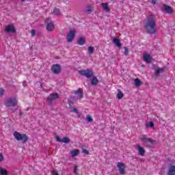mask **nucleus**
<instances>
[{
  "instance_id": "9b49d317",
  "label": "nucleus",
  "mask_w": 175,
  "mask_h": 175,
  "mask_svg": "<svg viewBox=\"0 0 175 175\" xmlns=\"http://www.w3.org/2000/svg\"><path fill=\"white\" fill-rule=\"evenodd\" d=\"M51 70L53 73L58 75V73L61 72V66H59V64H55L52 66Z\"/></svg>"
},
{
  "instance_id": "393cba45",
  "label": "nucleus",
  "mask_w": 175,
  "mask_h": 175,
  "mask_svg": "<svg viewBox=\"0 0 175 175\" xmlns=\"http://www.w3.org/2000/svg\"><path fill=\"white\" fill-rule=\"evenodd\" d=\"M135 85H136V87H139V85H142V81H140V79H135Z\"/></svg>"
},
{
  "instance_id": "4c0bfd02",
  "label": "nucleus",
  "mask_w": 175,
  "mask_h": 175,
  "mask_svg": "<svg viewBox=\"0 0 175 175\" xmlns=\"http://www.w3.org/2000/svg\"><path fill=\"white\" fill-rule=\"evenodd\" d=\"M52 174L53 175H58V172H57V170H53L52 171Z\"/></svg>"
},
{
  "instance_id": "72a5a7b5",
  "label": "nucleus",
  "mask_w": 175,
  "mask_h": 175,
  "mask_svg": "<svg viewBox=\"0 0 175 175\" xmlns=\"http://www.w3.org/2000/svg\"><path fill=\"white\" fill-rule=\"evenodd\" d=\"M124 54L126 55H128V54H129V51L128 50V48L126 46H124Z\"/></svg>"
},
{
  "instance_id": "ea45409f",
  "label": "nucleus",
  "mask_w": 175,
  "mask_h": 175,
  "mask_svg": "<svg viewBox=\"0 0 175 175\" xmlns=\"http://www.w3.org/2000/svg\"><path fill=\"white\" fill-rule=\"evenodd\" d=\"M151 2L153 5H155V3H157V0H152Z\"/></svg>"
},
{
  "instance_id": "dca6fc26",
  "label": "nucleus",
  "mask_w": 175,
  "mask_h": 175,
  "mask_svg": "<svg viewBox=\"0 0 175 175\" xmlns=\"http://www.w3.org/2000/svg\"><path fill=\"white\" fill-rule=\"evenodd\" d=\"M75 95L77 96V99H82L83 98V90L79 88L76 92H75Z\"/></svg>"
},
{
  "instance_id": "473e14b6",
  "label": "nucleus",
  "mask_w": 175,
  "mask_h": 175,
  "mask_svg": "<svg viewBox=\"0 0 175 175\" xmlns=\"http://www.w3.org/2000/svg\"><path fill=\"white\" fill-rule=\"evenodd\" d=\"M31 35L32 37L35 36V35H36V31H35V29H31Z\"/></svg>"
},
{
  "instance_id": "0eeeda50",
  "label": "nucleus",
  "mask_w": 175,
  "mask_h": 175,
  "mask_svg": "<svg viewBox=\"0 0 175 175\" xmlns=\"http://www.w3.org/2000/svg\"><path fill=\"white\" fill-rule=\"evenodd\" d=\"M5 31L7 33H16V27L13 25L5 26Z\"/></svg>"
},
{
  "instance_id": "4468645a",
  "label": "nucleus",
  "mask_w": 175,
  "mask_h": 175,
  "mask_svg": "<svg viewBox=\"0 0 175 175\" xmlns=\"http://www.w3.org/2000/svg\"><path fill=\"white\" fill-rule=\"evenodd\" d=\"M163 10H165V13H167V14H172V13H173V9L172 8V7L166 4H163Z\"/></svg>"
},
{
  "instance_id": "2f4dec72",
  "label": "nucleus",
  "mask_w": 175,
  "mask_h": 175,
  "mask_svg": "<svg viewBox=\"0 0 175 175\" xmlns=\"http://www.w3.org/2000/svg\"><path fill=\"white\" fill-rule=\"evenodd\" d=\"M82 152L83 154H85L86 155H90V152L87 150L86 149H82Z\"/></svg>"
},
{
  "instance_id": "7c9ffc66",
  "label": "nucleus",
  "mask_w": 175,
  "mask_h": 175,
  "mask_svg": "<svg viewBox=\"0 0 175 175\" xmlns=\"http://www.w3.org/2000/svg\"><path fill=\"white\" fill-rule=\"evenodd\" d=\"M147 127L149 126V128H154V122H150L147 125H146Z\"/></svg>"
},
{
  "instance_id": "f257e3e1",
  "label": "nucleus",
  "mask_w": 175,
  "mask_h": 175,
  "mask_svg": "<svg viewBox=\"0 0 175 175\" xmlns=\"http://www.w3.org/2000/svg\"><path fill=\"white\" fill-rule=\"evenodd\" d=\"M144 27L148 33L153 35L157 32V23L152 17L149 18L144 23Z\"/></svg>"
},
{
  "instance_id": "412c9836",
  "label": "nucleus",
  "mask_w": 175,
  "mask_h": 175,
  "mask_svg": "<svg viewBox=\"0 0 175 175\" xmlns=\"http://www.w3.org/2000/svg\"><path fill=\"white\" fill-rule=\"evenodd\" d=\"M79 154H80V150L79 149H75L70 152V154L72 158H75V157H77Z\"/></svg>"
},
{
  "instance_id": "79ce46f5",
  "label": "nucleus",
  "mask_w": 175,
  "mask_h": 175,
  "mask_svg": "<svg viewBox=\"0 0 175 175\" xmlns=\"http://www.w3.org/2000/svg\"><path fill=\"white\" fill-rule=\"evenodd\" d=\"M25 83H26L25 81H23V85H25Z\"/></svg>"
},
{
  "instance_id": "4be33fe9",
  "label": "nucleus",
  "mask_w": 175,
  "mask_h": 175,
  "mask_svg": "<svg viewBox=\"0 0 175 175\" xmlns=\"http://www.w3.org/2000/svg\"><path fill=\"white\" fill-rule=\"evenodd\" d=\"M167 175H175V166H171L167 172Z\"/></svg>"
},
{
  "instance_id": "f8f14e48",
  "label": "nucleus",
  "mask_w": 175,
  "mask_h": 175,
  "mask_svg": "<svg viewBox=\"0 0 175 175\" xmlns=\"http://www.w3.org/2000/svg\"><path fill=\"white\" fill-rule=\"evenodd\" d=\"M135 150L139 152L140 157H144L146 154V150H144V147H142L139 145H136L135 146Z\"/></svg>"
},
{
  "instance_id": "b1692460",
  "label": "nucleus",
  "mask_w": 175,
  "mask_h": 175,
  "mask_svg": "<svg viewBox=\"0 0 175 175\" xmlns=\"http://www.w3.org/2000/svg\"><path fill=\"white\" fill-rule=\"evenodd\" d=\"M53 14H54L55 16H59V14H60V11H59V9H57V8H55L53 9Z\"/></svg>"
},
{
  "instance_id": "58836bf2",
  "label": "nucleus",
  "mask_w": 175,
  "mask_h": 175,
  "mask_svg": "<svg viewBox=\"0 0 175 175\" xmlns=\"http://www.w3.org/2000/svg\"><path fill=\"white\" fill-rule=\"evenodd\" d=\"M2 161H3V156L2 154H0V162H2Z\"/></svg>"
},
{
  "instance_id": "c03bdc74",
  "label": "nucleus",
  "mask_w": 175,
  "mask_h": 175,
  "mask_svg": "<svg viewBox=\"0 0 175 175\" xmlns=\"http://www.w3.org/2000/svg\"><path fill=\"white\" fill-rule=\"evenodd\" d=\"M21 1H25V0H21Z\"/></svg>"
},
{
  "instance_id": "9d476101",
  "label": "nucleus",
  "mask_w": 175,
  "mask_h": 175,
  "mask_svg": "<svg viewBox=\"0 0 175 175\" xmlns=\"http://www.w3.org/2000/svg\"><path fill=\"white\" fill-rule=\"evenodd\" d=\"M143 59L146 64H151L152 62V57L148 53H144L143 55Z\"/></svg>"
},
{
  "instance_id": "f704fd0d",
  "label": "nucleus",
  "mask_w": 175,
  "mask_h": 175,
  "mask_svg": "<svg viewBox=\"0 0 175 175\" xmlns=\"http://www.w3.org/2000/svg\"><path fill=\"white\" fill-rule=\"evenodd\" d=\"M5 94V90L3 89L0 88V96H2Z\"/></svg>"
},
{
  "instance_id": "bb28decb",
  "label": "nucleus",
  "mask_w": 175,
  "mask_h": 175,
  "mask_svg": "<svg viewBox=\"0 0 175 175\" xmlns=\"http://www.w3.org/2000/svg\"><path fill=\"white\" fill-rule=\"evenodd\" d=\"M0 175H8V171L5 169L0 168Z\"/></svg>"
},
{
  "instance_id": "39448f33",
  "label": "nucleus",
  "mask_w": 175,
  "mask_h": 175,
  "mask_svg": "<svg viewBox=\"0 0 175 175\" xmlns=\"http://www.w3.org/2000/svg\"><path fill=\"white\" fill-rule=\"evenodd\" d=\"M5 105L8 107H14V106H17V99L16 98H8L5 100Z\"/></svg>"
},
{
  "instance_id": "a19ab883",
  "label": "nucleus",
  "mask_w": 175,
  "mask_h": 175,
  "mask_svg": "<svg viewBox=\"0 0 175 175\" xmlns=\"http://www.w3.org/2000/svg\"><path fill=\"white\" fill-rule=\"evenodd\" d=\"M23 112H20V113H19V116H20L21 117H23Z\"/></svg>"
},
{
  "instance_id": "cd10ccee",
  "label": "nucleus",
  "mask_w": 175,
  "mask_h": 175,
  "mask_svg": "<svg viewBox=\"0 0 175 175\" xmlns=\"http://www.w3.org/2000/svg\"><path fill=\"white\" fill-rule=\"evenodd\" d=\"M163 68H158L157 70H156L155 71V75L157 76H158V75H159V73H163Z\"/></svg>"
},
{
  "instance_id": "6e6552de",
  "label": "nucleus",
  "mask_w": 175,
  "mask_h": 175,
  "mask_svg": "<svg viewBox=\"0 0 175 175\" xmlns=\"http://www.w3.org/2000/svg\"><path fill=\"white\" fill-rule=\"evenodd\" d=\"M76 35V31L75 30H71L67 35V42L70 43V42L73 41L75 39V36Z\"/></svg>"
},
{
  "instance_id": "5701e85b",
  "label": "nucleus",
  "mask_w": 175,
  "mask_h": 175,
  "mask_svg": "<svg viewBox=\"0 0 175 175\" xmlns=\"http://www.w3.org/2000/svg\"><path fill=\"white\" fill-rule=\"evenodd\" d=\"M98 83H99V80H98V78H96V77H93L91 79L92 85H98Z\"/></svg>"
},
{
  "instance_id": "c756f323",
  "label": "nucleus",
  "mask_w": 175,
  "mask_h": 175,
  "mask_svg": "<svg viewBox=\"0 0 175 175\" xmlns=\"http://www.w3.org/2000/svg\"><path fill=\"white\" fill-rule=\"evenodd\" d=\"M86 121H88V122H92V121H94V120L90 115H88L86 117Z\"/></svg>"
},
{
  "instance_id": "423d86ee",
  "label": "nucleus",
  "mask_w": 175,
  "mask_h": 175,
  "mask_svg": "<svg viewBox=\"0 0 175 175\" xmlns=\"http://www.w3.org/2000/svg\"><path fill=\"white\" fill-rule=\"evenodd\" d=\"M46 29H47V31H49V32H51V31H54V23H53V21H51L50 20V18H46Z\"/></svg>"
},
{
  "instance_id": "f03ea898",
  "label": "nucleus",
  "mask_w": 175,
  "mask_h": 175,
  "mask_svg": "<svg viewBox=\"0 0 175 175\" xmlns=\"http://www.w3.org/2000/svg\"><path fill=\"white\" fill-rule=\"evenodd\" d=\"M13 135L17 142H21L23 144L27 143L28 142V137L26 134H21L17 131H15Z\"/></svg>"
},
{
  "instance_id": "7ed1b4c3",
  "label": "nucleus",
  "mask_w": 175,
  "mask_h": 175,
  "mask_svg": "<svg viewBox=\"0 0 175 175\" xmlns=\"http://www.w3.org/2000/svg\"><path fill=\"white\" fill-rule=\"evenodd\" d=\"M142 143H144V146L145 147H150L151 144H154V142H155L152 138H147L146 136H144L139 139Z\"/></svg>"
},
{
  "instance_id": "20e7f679",
  "label": "nucleus",
  "mask_w": 175,
  "mask_h": 175,
  "mask_svg": "<svg viewBox=\"0 0 175 175\" xmlns=\"http://www.w3.org/2000/svg\"><path fill=\"white\" fill-rule=\"evenodd\" d=\"M79 72L81 76H85V77L87 79H90V77L94 76V71H92V70H79Z\"/></svg>"
},
{
  "instance_id": "aec40b11",
  "label": "nucleus",
  "mask_w": 175,
  "mask_h": 175,
  "mask_svg": "<svg viewBox=\"0 0 175 175\" xmlns=\"http://www.w3.org/2000/svg\"><path fill=\"white\" fill-rule=\"evenodd\" d=\"M77 43L79 46H84L85 44V38L81 37L77 40Z\"/></svg>"
},
{
  "instance_id": "6ab92c4d",
  "label": "nucleus",
  "mask_w": 175,
  "mask_h": 175,
  "mask_svg": "<svg viewBox=\"0 0 175 175\" xmlns=\"http://www.w3.org/2000/svg\"><path fill=\"white\" fill-rule=\"evenodd\" d=\"M101 7L105 12H110V8H109V3H101Z\"/></svg>"
},
{
  "instance_id": "ddd939ff",
  "label": "nucleus",
  "mask_w": 175,
  "mask_h": 175,
  "mask_svg": "<svg viewBox=\"0 0 175 175\" xmlns=\"http://www.w3.org/2000/svg\"><path fill=\"white\" fill-rule=\"evenodd\" d=\"M117 166L119 169L120 174H124V173H125V164L123 163H118Z\"/></svg>"
},
{
  "instance_id": "37998d69",
  "label": "nucleus",
  "mask_w": 175,
  "mask_h": 175,
  "mask_svg": "<svg viewBox=\"0 0 175 175\" xmlns=\"http://www.w3.org/2000/svg\"><path fill=\"white\" fill-rule=\"evenodd\" d=\"M142 68H144V65H142Z\"/></svg>"
},
{
  "instance_id": "a211bd4d",
  "label": "nucleus",
  "mask_w": 175,
  "mask_h": 175,
  "mask_svg": "<svg viewBox=\"0 0 175 175\" xmlns=\"http://www.w3.org/2000/svg\"><path fill=\"white\" fill-rule=\"evenodd\" d=\"M92 10H94V7H92L91 5H88L86 6L85 13H87V14H91Z\"/></svg>"
},
{
  "instance_id": "f3484780",
  "label": "nucleus",
  "mask_w": 175,
  "mask_h": 175,
  "mask_svg": "<svg viewBox=\"0 0 175 175\" xmlns=\"http://www.w3.org/2000/svg\"><path fill=\"white\" fill-rule=\"evenodd\" d=\"M113 42L116 46V47L121 49V46H122V44H121V41H120V39H118V38H113Z\"/></svg>"
},
{
  "instance_id": "a878e982",
  "label": "nucleus",
  "mask_w": 175,
  "mask_h": 175,
  "mask_svg": "<svg viewBox=\"0 0 175 175\" xmlns=\"http://www.w3.org/2000/svg\"><path fill=\"white\" fill-rule=\"evenodd\" d=\"M122 98H124V94L119 90L117 94V99H122Z\"/></svg>"
},
{
  "instance_id": "e433bc0d",
  "label": "nucleus",
  "mask_w": 175,
  "mask_h": 175,
  "mask_svg": "<svg viewBox=\"0 0 175 175\" xmlns=\"http://www.w3.org/2000/svg\"><path fill=\"white\" fill-rule=\"evenodd\" d=\"M74 173L75 174H77V165H75L74 167Z\"/></svg>"
},
{
  "instance_id": "c85d7f7f",
  "label": "nucleus",
  "mask_w": 175,
  "mask_h": 175,
  "mask_svg": "<svg viewBox=\"0 0 175 175\" xmlns=\"http://www.w3.org/2000/svg\"><path fill=\"white\" fill-rule=\"evenodd\" d=\"M88 51L90 53V54H92L94 53V51H95V49H94V47L92 46H89Z\"/></svg>"
},
{
  "instance_id": "2eb2a0df",
  "label": "nucleus",
  "mask_w": 175,
  "mask_h": 175,
  "mask_svg": "<svg viewBox=\"0 0 175 175\" xmlns=\"http://www.w3.org/2000/svg\"><path fill=\"white\" fill-rule=\"evenodd\" d=\"M59 96L57 93H53L49 95V96L47 98L48 102H51V100H54L55 99H58Z\"/></svg>"
},
{
  "instance_id": "1a4fd4ad",
  "label": "nucleus",
  "mask_w": 175,
  "mask_h": 175,
  "mask_svg": "<svg viewBox=\"0 0 175 175\" xmlns=\"http://www.w3.org/2000/svg\"><path fill=\"white\" fill-rule=\"evenodd\" d=\"M55 139L57 142H59L60 143H65L66 144L70 143V139L67 137H64L62 139H61V138H59V136H56Z\"/></svg>"
},
{
  "instance_id": "c9c22d12",
  "label": "nucleus",
  "mask_w": 175,
  "mask_h": 175,
  "mask_svg": "<svg viewBox=\"0 0 175 175\" xmlns=\"http://www.w3.org/2000/svg\"><path fill=\"white\" fill-rule=\"evenodd\" d=\"M72 111L73 113H76V114H79V111H77V109H76V108H73Z\"/></svg>"
}]
</instances>
